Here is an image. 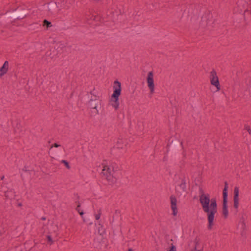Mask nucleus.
<instances>
[{"instance_id":"obj_1","label":"nucleus","mask_w":251,"mask_h":251,"mask_svg":"<svg viewBox=\"0 0 251 251\" xmlns=\"http://www.w3.org/2000/svg\"><path fill=\"white\" fill-rule=\"evenodd\" d=\"M186 18L189 20L201 19L200 24L203 27L210 25L214 22L213 16L208 9L201 4L192 5L185 11Z\"/></svg>"},{"instance_id":"obj_2","label":"nucleus","mask_w":251,"mask_h":251,"mask_svg":"<svg viewBox=\"0 0 251 251\" xmlns=\"http://www.w3.org/2000/svg\"><path fill=\"white\" fill-rule=\"evenodd\" d=\"M200 201L203 211L206 214L208 222V228L211 229L215 215L217 212V204L215 198L210 199L209 194H202L200 196Z\"/></svg>"},{"instance_id":"obj_3","label":"nucleus","mask_w":251,"mask_h":251,"mask_svg":"<svg viewBox=\"0 0 251 251\" xmlns=\"http://www.w3.org/2000/svg\"><path fill=\"white\" fill-rule=\"evenodd\" d=\"M114 91L111 96V99L109 103L115 109H117L119 105V97L121 94V83L118 80L114 82Z\"/></svg>"},{"instance_id":"obj_4","label":"nucleus","mask_w":251,"mask_h":251,"mask_svg":"<svg viewBox=\"0 0 251 251\" xmlns=\"http://www.w3.org/2000/svg\"><path fill=\"white\" fill-rule=\"evenodd\" d=\"M48 15L55 17L60 11L61 9L55 1H50L47 3Z\"/></svg>"},{"instance_id":"obj_5","label":"nucleus","mask_w":251,"mask_h":251,"mask_svg":"<svg viewBox=\"0 0 251 251\" xmlns=\"http://www.w3.org/2000/svg\"><path fill=\"white\" fill-rule=\"evenodd\" d=\"M113 173L114 170L113 168L108 166H104L101 172V175L108 181L113 182L115 181V178L113 176Z\"/></svg>"},{"instance_id":"obj_6","label":"nucleus","mask_w":251,"mask_h":251,"mask_svg":"<svg viewBox=\"0 0 251 251\" xmlns=\"http://www.w3.org/2000/svg\"><path fill=\"white\" fill-rule=\"evenodd\" d=\"M87 105L89 108L93 109L98 110L104 108L103 103L101 100L97 98L96 96H95L94 99H91L88 101Z\"/></svg>"},{"instance_id":"obj_7","label":"nucleus","mask_w":251,"mask_h":251,"mask_svg":"<svg viewBox=\"0 0 251 251\" xmlns=\"http://www.w3.org/2000/svg\"><path fill=\"white\" fill-rule=\"evenodd\" d=\"M209 78L211 84L214 86L217 91H219L221 89V86L217 73L214 70H212L210 72Z\"/></svg>"},{"instance_id":"obj_8","label":"nucleus","mask_w":251,"mask_h":251,"mask_svg":"<svg viewBox=\"0 0 251 251\" xmlns=\"http://www.w3.org/2000/svg\"><path fill=\"white\" fill-rule=\"evenodd\" d=\"M148 86L150 90V93L152 94L154 90V84L153 80V73L152 71L149 72L147 78Z\"/></svg>"},{"instance_id":"obj_9","label":"nucleus","mask_w":251,"mask_h":251,"mask_svg":"<svg viewBox=\"0 0 251 251\" xmlns=\"http://www.w3.org/2000/svg\"><path fill=\"white\" fill-rule=\"evenodd\" d=\"M176 183V191L177 190H184L185 188V181L184 178L176 177L175 180Z\"/></svg>"},{"instance_id":"obj_10","label":"nucleus","mask_w":251,"mask_h":251,"mask_svg":"<svg viewBox=\"0 0 251 251\" xmlns=\"http://www.w3.org/2000/svg\"><path fill=\"white\" fill-rule=\"evenodd\" d=\"M11 17L15 18L16 20H22L26 17V12H17L9 15Z\"/></svg>"},{"instance_id":"obj_11","label":"nucleus","mask_w":251,"mask_h":251,"mask_svg":"<svg viewBox=\"0 0 251 251\" xmlns=\"http://www.w3.org/2000/svg\"><path fill=\"white\" fill-rule=\"evenodd\" d=\"M9 63L7 61H5L3 65L0 68V77L6 74L8 70Z\"/></svg>"},{"instance_id":"obj_12","label":"nucleus","mask_w":251,"mask_h":251,"mask_svg":"<svg viewBox=\"0 0 251 251\" xmlns=\"http://www.w3.org/2000/svg\"><path fill=\"white\" fill-rule=\"evenodd\" d=\"M5 197L7 199H13L15 197V192L13 189L4 191Z\"/></svg>"},{"instance_id":"obj_13","label":"nucleus","mask_w":251,"mask_h":251,"mask_svg":"<svg viewBox=\"0 0 251 251\" xmlns=\"http://www.w3.org/2000/svg\"><path fill=\"white\" fill-rule=\"evenodd\" d=\"M134 126L131 125V128H135V129L138 131L141 132L144 129V125L143 122L141 121H138L137 123V125L135 126V127H133Z\"/></svg>"},{"instance_id":"obj_14","label":"nucleus","mask_w":251,"mask_h":251,"mask_svg":"<svg viewBox=\"0 0 251 251\" xmlns=\"http://www.w3.org/2000/svg\"><path fill=\"white\" fill-rule=\"evenodd\" d=\"M223 214L225 218H226L228 215L227 205H223Z\"/></svg>"},{"instance_id":"obj_15","label":"nucleus","mask_w":251,"mask_h":251,"mask_svg":"<svg viewBox=\"0 0 251 251\" xmlns=\"http://www.w3.org/2000/svg\"><path fill=\"white\" fill-rule=\"evenodd\" d=\"M43 25L46 26L47 28L50 27L52 26L51 23L46 19H45L43 22Z\"/></svg>"},{"instance_id":"obj_16","label":"nucleus","mask_w":251,"mask_h":251,"mask_svg":"<svg viewBox=\"0 0 251 251\" xmlns=\"http://www.w3.org/2000/svg\"><path fill=\"white\" fill-rule=\"evenodd\" d=\"M176 200L174 198V216L176 215L178 212L176 206Z\"/></svg>"},{"instance_id":"obj_17","label":"nucleus","mask_w":251,"mask_h":251,"mask_svg":"<svg viewBox=\"0 0 251 251\" xmlns=\"http://www.w3.org/2000/svg\"><path fill=\"white\" fill-rule=\"evenodd\" d=\"M239 189L237 187L235 188L234 190V199H239Z\"/></svg>"},{"instance_id":"obj_18","label":"nucleus","mask_w":251,"mask_h":251,"mask_svg":"<svg viewBox=\"0 0 251 251\" xmlns=\"http://www.w3.org/2000/svg\"><path fill=\"white\" fill-rule=\"evenodd\" d=\"M227 189H228V186L227 183L226 182H225V188L223 190V195H227Z\"/></svg>"},{"instance_id":"obj_19","label":"nucleus","mask_w":251,"mask_h":251,"mask_svg":"<svg viewBox=\"0 0 251 251\" xmlns=\"http://www.w3.org/2000/svg\"><path fill=\"white\" fill-rule=\"evenodd\" d=\"M78 204L77 205V207L76 208V210L79 213V214L81 216H82L84 214V212H83V211L80 210V204L78 202Z\"/></svg>"},{"instance_id":"obj_20","label":"nucleus","mask_w":251,"mask_h":251,"mask_svg":"<svg viewBox=\"0 0 251 251\" xmlns=\"http://www.w3.org/2000/svg\"><path fill=\"white\" fill-rule=\"evenodd\" d=\"M200 240L198 238H195L194 240V243L195 244V246L194 249H197V247L199 244Z\"/></svg>"},{"instance_id":"obj_21","label":"nucleus","mask_w":251,"mask_h":251,"mask_svg":"<svg viewBox=\"0 0 251 251\" xmlns=\"http://www.w3.org/2000/svg\"><path fill=\"white\" fill-rule=\"evenodd\" d=\"M239 206V199H234V207L237 208Z\"/></svg>"},{"instance_id":"obj_22","label":"nucleus","mask_w":251,"mask_h":251,"mask_svg":"<svg viewBox=\"0 0 251 251\" xmlns=\"http://www.w3.org/2000/svg\"><path fill=\"white\" fill-rule=\"evenodd\" d=\"M61 162L62 163L64 164V165H65V166L66 167V168L67 169H69L70 168V166L69 165V163L66 160H62L61 161Z\"/></svg>"},{"instance_id":"obj_23","label":"nucleus","mask_w":251,"mask_h":251,"mask_svg":"<svg viewBox=\"0 0 251 251\" xmlns=\"http://www.w3.org/2000/svg\"><path fill=\"white\" fill-rule=\"evenodd\" d=\"M227 195H223V205H227Z\"/></svg>"},{"instance_id":"obj_24","label":"nucleus","mask_w":251,"mask_h":251,"mask_svg":"<svg viewBox=\"0 0 251 251\" xmlns=\"http://www.w3.org/2000/svg\"><path fill=\"white\" fill-rule=\"evenodd\" d=\"M48 241L50 242V245H51L53 243V241L50 235H48L47 236Z\"/></svg>"},{"instance_id":"obj_25","label":"nucleus","mask_w":251,"mask_h":251,"mask_svg":"<svg viewBox=\"0 0 251 251\" xmlns=\"http://www.w3.org/2000/svg\"><path fill=\"white\" fill-rule=\"evenodd\" d=\"M100 215H101L100 209L99 211V213L98 214L95 215L96 219L97 220H99L100 218Z\"/></svg>"},{"instance_id":"obj_26","label":"nucleus","mask_w":251,"mask_h":251,"mask_svg":"<svg viewBox=\"0 0 251 251\" xmlns=\"http://www.w3.org/2000/svg\"><path fill=\"white\" fill-rule=\"evenodd\" d=\"M170 200L171 207V209L173 210V195H172L170 197Z\"/></svg>"},{"instance_id":"obj_27","label":"nucleus","mask_w":251,"mask_h":251,"mask_svg":"<svg viewBox=\"0 0 251 251\" xmlns=\"http://www.w3.org/2000/svg\"><path fill=\"white\" fill-rule=\"evenodd\" d=\"M245 128L247 130L248 133L251 135V129L250 128V127L249 126H246Z\"/></svg>"},{"instance_id":"obj_28","label":"nucleus","mask_w":251,"mask_h":251,"mask_svg":"<svg viewBox=\"0 0 251 251\" xmlns=\"http://www.w3.org/2000/svg\"><path fill=\"white\" fill-rule=\"evenodd\" d=\"M176 145H178V146H179L181 149H183V145H182V142H180L179 143H176Z\"/></svg>"},{"instance_id":"obj_29","label":"nucleus","mask_w":251,"mask_h":251,"mask_svg":"<svg viewBox=\"0 0 251 251\" xmlns=\"http://www.w3.org/2000/svg\"><path fill=\"white\" fill-rule=\"evenodd\" d=\"M60 145H59V144H57V143H54V144H53V145L51 146V147H50V148H52L53 147H55V148H57V147H60Z\"/></svg>"},{"instance_id":"obj_30","label":"nucleus","mask_w":251,"mask_h":251,"mask_svg":"<svg viewBox=\"0 0 251 251\" xmlns=\"http://www.w3.org/2000/svg\"><path fill=\"white\" fill-rule=\"evenodd\" d=\"M168 251H173V244H171L170 250Z\"/></svg>"},{"instance_id":"obj_31","label":"nucleus","mask_w":251,"mask_h":251,"mask_svg":"<svg viewBox=\"0 0 251 251\" xmlns=\"http://www.w3.org/2000/svg\"><path fill=\"white\" fill-rule=\"evenodd\" d=\"M46 217H42L41 218V220H46Z\"/></svg>"},{"instance_id":"obj_32","label":"nucleus","mask_w":251,"mask_h":251,"mask_svg":"<svg viewBox=\"0 0 251 251\" xmlns=\"http://www.w3.org/2000/svg\"><path fill=\"white\" fill-rule=\"evenodd\" d=\"M191 251H200L199 250H197V249H194L193 250H192Z\"/></svg>"},{"instance_id":"obj_33","label":"nucleus","mask_w":251,"mask_h":251,"mask_svg":"<svg viewBox=\"0 0 251 251\" xmlns=\"http://www.w3.org/2000/svg\"><path fill=\"white\" fill-rule=\"evenodd\" d=\"M18 206H22V203H19L18 204Z\"/></svg>"},{"instance_id":"obj_34","label":"nucleus","mask_w":251,"mask_h":251,"mask_svg":"<svg viewBox=\"0 0 251 251\" xmlns=\"http://www.w3.org/2000/svg\"><path fill=\"white\" fill-rule=\"evenodd\" d=\"M128 251H133V250L131 249H129Z\"/></svg>"},{"instance_id":"obj_35","label":"nucleus","mask_w":251,"mask_h":251,"mask_svg":"<svg viewBox=\"0 0 251 251\" xmlns=\"http://www.w3.org/2000/svg\"><path fill=\"white\" fill-rule=\"evenodd\" d=\"M4 176H2L1 177V180H2V179L4 178Z\"/></svg>"},{"instance_id":"obj_36","label":"nucleus","mask_w":251,"mask_h":251,"mask_svg":"<svg viewBox=\"0 0 251 251\" xmlns=\"http://www.w3.org/2000/svg\"><path fill=\"white\" fill-rule=\"evenodd\" d=\"M173 251H176V248H175V247L174 246V250Z\"/></svg>"},{"instance_id":"obj_37","label":"nucleus","mask_w":251,"mask_h":251,"mask_svg":"<svg viewBox=\"0 0 251 251\" xmlns=\"http://www.w3.org/2000/svg\"><path fill=\"white\" fill-rule=\"evenodd\" d=\"M2 232L0 231V236L2 235Z\"/></svg>"},{"instance_id":"obj_38","label":"nucleus","mask_w":251,"mask_h":251,"mask_svg":"<svg viewBox=\"0 0 251 251\" xmlns=\"http://www.w3.org/2000/svg\"><path fill=\"white\" fill-rule=\"evenodd\" d=\"M90 93H91V94L93 95V91H91V92H90Z\"/></svg>"},{"instance_id":"obj_39","label":"nucleus","mask_w":251,"mask_h":251,"mask_svg":"<svg viewBox=\"0 0 251 251\" xmlns=\"http://www.w3.org/2000/svg\"><path fill=\"white\" fill-rule=\"evenodd\" d=\"M170 145H169V144H168V145H167V147H170Z\"/></svg>"},{"instance_id":"obj_40","label":"nucleus","mask_w":251,"mask_h":251,"mask_svg":"<svg viewBox=\"0 0 251 251\" xmlns=\"http://www.w3.org/2000/svg\"><path fill=\"white\" fill-rule=\"evenodd\" d=\"M24 171H27V170L26 169H23Z\"/></svg>"}]
</instances>
